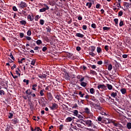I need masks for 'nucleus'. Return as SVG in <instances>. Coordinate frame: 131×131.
<instances>
[{
  "instance_id": "f257e3e1",
  "label": "nucleus",
  "mask_w": 131,
  "mask_h": 131,
  "mask_svg": "<svg viewBox=\"0 0 131 131\" xmlns=\"http://www.w3.org/2000/svg\"><path fill=\"white\" fill-rule=\"evenodd\" d=\"M105 122L107 123H112L113 125H114L115 127L116 128L117 127V128H118V129H122V128H123V126L121 124H120V123L118 122V121H116V120H113L112 119H107V121H106Z\"/></svg>"
},
{
  "instance_id": "f03ea898",
  "label": "nucleus",
  "mask_w": 131,
  "mask_h": 131,
  "mask_svg": "<svg viewBox=\"0 0 131 131\" xmlns=\"http://www.w3.org/2000/svg\"><path fill=\"white\" fill-rule=\"evenodd\" d=\"M26 93L27 95L23 96V98L24 99H27V98L29 99L30 97L29 96V95H30L32 93V91H31L30 89H27V90H26Z\"/></svg>"
},
{
  "instance_id": "7ed1b4c3",
  "label": "nucleus",
  "mask_w": 131,
  "mask_h": 131,
  "mask_svg": "<svg viewBox=\"0 0 131 131\" xmlns=\"http://www.w3.org/2000/svg\"><path fill=\"white\" fill-rule=\"evenodd\" d=\"M83 122H84L85 125L88 126V127H91L93 125L92 120H84Z\"/></svg>"
},
{
  "instance_id": "20e7f679",
  "label": "nucleus",
  "mask_w": 131,
  "mask_h": 131,
  "mask_svg": "<svg viewBox=\"0 0 131 131\" xmlns=\"http://www.w3.org/2000/svg\"><path fill=\"white\" fill-rule=\"evenodd\" d=\"M28 5L27 3L25 2H23V1H21L20 3V4H18V7L19 8H20V9H24L26 7H27Z\"/></svg>"
},
{
  "instance_id": "39448f33",
  "label": "nucleus",
  "mask_w": 131,
  "mask_h": 131,
  "mask_svg": "<svg viewBox=\"0 0 131 131\" xmlns=\"http://www.w3.org/2000/svg\"><path fill=\"white\" fill-rule=\"evenodd\" d=\"M47 98L48 99V100H49V101H51V100H52L53 96L51 92L47 93Z\"/></svg>"
},
{
  "instance_id": "423d86ee",
  "label": "nucleus",
  "mask_w": 131,
  "mask_h": 131,
  "mask_svg": "<svg viewBox=\"0 0 131 131\" xmlns=\"http://www.w3.org/2000/svg\"><path fill=\"white\" fill-rule=\"evenodd\" d=\"M46 7H44L43 8H41L39 9V12H45L46 10H49V7L48 6V5H45Z\"/></svg>"
},
{
  "instance_id": "0eeeda50",
  "label": "nucleus",
  "mask_w": 131,
  "mask_h": 131,
  "mask_svg": "<svg viewBox=\"0 0 131 131\" xmlns=\"http://www.w3.org/2000/svg\"><path fill=\"white\" fill-rule=\"evenodd\" d=\"M98 89H106V86L104 84H98L97 86Z\"/></svg>"
},
{
  "instance_id": "6e6552de",
  "label": "nucleus",
  "mask_w": 131,
  "mask_h": 131,
  "mask_svg": "<svg viewBox=\"0 0 131 131\" xmlns=\"http://www.w3.org/2000/svg\"><path fill=\"white\" fill-rule=\"evenodd\" d=\"M124 7H126V9H129V8H131V3L125 2L124 4Z\"/></svg>"
},
{
  "instance_id": "1a4fd4ad",
  "label": "nucleus",
  "mask_w": 131,
  "mask_h": 131,
  "mask_svg": "<svg viewBox=\"0 0 131 131\" xmlns=\"http://www.w3.org/2000/svg\"><path fill=\"white\" fill-rule=\"evenodd\" d=\"M58 107V104L55 103H52V106H50L51 110H56Z\"/></svg>"
},
{
  "instance_id": "9d476101",
  "label": "nucleus",
  "mask_w": 131,
  "mask_h": 131,
  "mask_svg": "<svg viewBox=\"0 0 131 131\" xmlns=\"http://www.w3.org/2000/svg\"><path fill=\"white\" fill-rule=\"evenodd\" d=\"M84 112L86 114H88V115H90V116H93V114H92V113H91V112L90 111V108H89V107H85Z\"/></svg>"
},
{
  "instance_id": "9b49d317",
  "label": "nucleus",
  "mask_w": 131,
  "mask_h": 131,
  "mask_svg": "<svg viewBox=\"0 0 131 131\" xmlns=\"http://www.w3.org/2000/svg\"><path fill=\"white\" fill-rule=\"evenodd\" d=\"M76 37H78V38H83L84 37V35H83V34H81V33H77L75 34Z\"/></svg>"
},
{
  "instance_id": "f8f14e48",
  "label": "nucleus",
  "mask_w": 131,
  "mask_h": 131,
  "mask_svg": "<svg viewBox=\"0 0 131 131\" xmlns=\"http://www.w3.org/2000/svg\"><path fill=\"white\" fill-rule=\"evenodd\" d=\"M19 120L18 119H17V118H15L14 119H13L12 120V123L13 124H17V123H18Z\"/></svg>"
},
{
  "instance_id": "ddd939ff",
  "label": "nucleus",
  "mask_w": 131,
  "mask_h": 131,
  "mask_svg": "<svg viewBox=\"0 0 131 131\" xmlns=\"http://www.w3.org/2000/svg\"><path fill=\"white\" fill-rule=\"evenodd\" d=\"M120 92H121V93L122 94H126V93L127 92L126 88H122L120 90Z\"/></svg>"
},
{
  "instance_id": "4468645a",
  "label": "nucleus",
  "mask_w": 131,
  "mask_h": 131,
  "mask_svg": "<svg viewBox=\"0 0 131 131\" xmlns=\"http://www.w3.org/2000/svg\"><path fill=\"white\" fill-rule=\"evenodd\" d=\"M84 120H83V119H78V120H76V122H80V123H81V124H83L84 125H85V123H84Z\"/></svg>"
},
{
  "instance_id": "2eb2a0df",
  "label": "nucleus",
  "mask_w": 131,
  "mask_h": 131,
  "mask_svg": "<svg viewBox=\"0 0 131 131\" xmlns=\"http://www.w3.org/2000/svg\"><path fill=\"white\" fill-rule=\"evenodd\" d=\"M114 5H115V6H117V7H118L119 10L120 9V8H121L120 3H118V2H116V3H114ZM119 7H120V8H119Z\"/></svg>"
},
{
  "instance_id": "dca6fc26",
  "label": "nucleus",
  "mask_w": 131,
  "mask_h": 131,
  "mask_svg": "<svg viewBox=\"0 0 131 131\" xmlns=\"http://www.w3.org/2000/svg\"><path fill=\"white\" fill-rule=\"evenodd\" d=\"M72 120L73 119L71 118V117H68V118L66 119V122H71Z\"/></svg>"
},
{
  "instance_id": "f3484780",
  "label": "nucleus",
  "mask_w": 131,
  "mask_h": 131,
  "mask_svg": "<svg viewBox=\"0 0 131 131\" xmlns=\"http://www.w3.org/2000/svg\"><path fill=\"white\" fill-rule=\"evenodd\" d=\"M93 4L92 3L88 2L86 4V6H88V8H91Z\"/></svg>"
},
{
  "instance_id": "a211bd4d",
  "label": "nucleus",
  "mask_w": 131,
  "mask_h": 131,
  "mask_svg": "<svg viewBox=\"0 0 131 131\" xmlns=\"http://www.w3.org/2000/svg\"><path fill=\"white\" fill-rule=\"evenodd\" d=\"M78 94L80 97H84L85 95V93H83L82 91H79Z\"/></svg>"
},
{
  "instance_id": "6ab92c4d",
  "label": "nucleus",
  "mask_w": 131,
  "mask_h": 131,
  "mask_svg": "<svg viewBox=\"0 0 131 131\" xmlns=\"http://www.w3.org/2000/svg\"><path fill=\"white\" fill-rule=\"evenodd\" d=\"M106 86L109 90H112L113 89V86L111 84H106Z\"/></svg>"
},
{
  "instance_id": "aec40b11",
  "label": "nucleus",
  "mask_w": 131,
  "mask_h": 131,
  "mask_svg": "<svg viewBox=\"0 0 131 131\" xmlns=\"http://www.w3.org/2000/svg\"><path fill=\"white\" fill-rule=\"evenodd\" d=\"M19 24H20V25L26 26V24H27V21H26V20H20V21H19Z\"/></svg>"
},
{
  "instance_id": "412c9836",
  "label": "nucleus",
  "mask_w": 131,
  "mask_h": 131,
  "mask_svg": "<svg viewBox=\"0 0 131 131\" xmlns=\"http://www.w3.org/2000/svg\"><path fill=\"white\" fill-rule=\"evenodd\" d=\"M46 31H47V33H51V32L52 31V29H51V28H50V27H47L46 28Z\"/></svg>"
},
{
  "instance_id": "4be33fe9",
  "label": "nucleus",
  "mask_w": 131,
  "mask_h": 131,
  "mask_svg": "<svg viewBox=\"0 0 131 131\" xmlns=\"http://www.w3.org/2000/svg\"><path fill=\"white\" fill-rule=\"evenodd\" d=\"M97 52L98 53H101L102 52V49L101 47H97Z\"/></svg>"
},
{
  "instance_id": "5701e85b",
  "label": "nucleus",
  "mask_w": 131,
  "mask_h": 131,
  "mask_svg": "<svg viewBox=\"0 0 131 131\" xmlns=\"http://www.w3.org/2000/svg\"><path fill=\"white\" fill-rule=\"evenodd\" d=\"M27 18H28V19L30 21H33V18H32V16H31V15H30V14H29V15H28Z\"/></svg>"
},
{
  "instance_id": "b1692460",
  "label": "nucleus",
  "mask_w": 131,
  "mask_h": 131,
  "mask_svg": "<svg viewBox=\"0 0 131 131\" xmlns=\"http://www.w3.org/2000/svg\"><path fill=\"white\" fill-rule=\"evenodd\" d=\"M80 85L81 86H82L83 87H86V85H87V83H86V82H82L81 83H80Z\"/></svg>"
},
{
  "instance_id": "393cba45",
  "label": "nucleus",
  "mask_w": 131,
  "mask_h": 131,
  "mask_svg": "<svg viewBox=\"0 0 131 131\" xmlns=\"http://www.w3.org/2000/svg\"><path fill=\"white\" fill-rule=\"evenodd\" d=\"M96 50V47L95 46H91L90 47V50L91 51H92V52H94L95 50Z\"/></svg>"
},
{
  "instance_id": "a878e982",
  "label": "nucleus",
  "mask_w": 131,
  "mask_h": 131,
  "mask_svg": "<svg viewBox=\"0 0 131 131\" xmlns=\"http://www.w3.org/2000/svg\"><path fill=\"white\" fill-rule=\"evenodd\" d=\"M114 21H115V26H117L118 25V21H119L118 18H115L114 19Z\"/></svg>"
},
{
  "instance_id": "bb28decb",
  "label": "nucleus",
  "mask_w": 131,
  "mask_h": 131,
  "mask_svg": "<svg viewBox=\"0 0 131 131\" xmlns=\"http://www.w3.org/2000/svg\"><path fill=\"white\" fill-rule=\"evenodd\" d=\"M127 127L128 129H131V122L127 123Z\"/></svg>"
},
{
  "instance_id": "cd10ccee",
  "label": "nucleus",
  "mask_w": 131,
  "mask_h": 131,
  "mask_svg": "<svg viewBox=\"0 0 131 131\" xmlns=\"http://www.w3.org/2000/svg\"><path fill=\"white\" fill-rule=\"evenodd\" d=\"M108 71H112V69H113V66L112 64H110L108 66V68H107Z\"/></svg>"
},
{
  "instance_id": "c85d7f7f",
  "label": "nucleus",
  "mask_w": 131,
  "mask_h": 131,
  "mask_svg": "<svg viewBox=\"0 0 131 131\" xmlns=\"http://www.w3.org/2000/svg\"><path fill=\"white\" fill-rule=\"evenodd\" d=\"M37 84H33L32 85V89L33 90H36V87H37Z\"/></svg>"
},
{
  "instance_id": "c756f323",
  "label": "nucleus",
  "mask_w": 131,
  "mask_h": 131,
  "mask_svg": "<svg viewBox=\"0 0 131 131\" xmlns=\"http://www.w3.org/2000/svg\"><path fill=\"white\" fill-rule=\"evenodd\" d=\"M117 92H112L111 93V96H113V97H116V96H117Z\"/></svg>"
},
{
  "instance_id": "7c9ffc66",
  "label": "nucleus",
  "mask_w": 131,
  "mask_h": 131,
  "mask_svg": "<svg viewBox=\"0 0 131 131\" xmlns=\"http://www.w3.org/2000/svg\"><path fill=\"white\" fill-rule=\"evenodd\" d=\"M90 93L94 94L95 93V89L94 88H91L90 90Z\"/></svg>"
},
{
  "instance_id": "2f4dec72",
  "label": "nucleus",
  "mask_w": 131,
  "mask_h": 131,
  "mask_svg": "<svg viewBox=\"0 0 131 131\" xmlns=\"http://www.w3.org/2000/svg\"><path fill=\"white\" fill-rule=\"evenodd\" d=\"M110 30V28H108L107 27H103V31H109Z\"/></svg>"
},
{
  "instance_id": "473e14b6",
  "label": "nucleus",
  "mask_w": 131,
  "mask_h": 131,
  "mask_svg": "<svg viewBox=\"0 0 131 131\" xmlns=\"http://www.w3.org/2000/svg\"><path fill=\"white\" fill-rule=\"evenodd\" d=\"M47 73H46V72H43V73H42V79H43V78H47Z\"/></svg>"
},
{
  "instance_id": "72a5a7b5",
  "label": "nucleus",
  "mask_w": 131,
  "mask_h": 131,
  "mask_svg": "<svg viewBox=\"0 0 131 131\" xmlns=\"http://www.w3.org/2000/svg\"><path fill=\"white\" fill-rule=\"evenodd\" d=\"M96 102H97V103L95 104V106H96L97 107H98V109L99 110V100H97Z\"/></svg>"
},
{
  "instance_id": "f704fd0d",
  "label": "nucleus",
  "mask_w": 131,
  "mask_h": 131,
  "mask_svg": "<svg viewBox=\"0 0 131 131\" xmlns=\"http://www.w3.org/2000/svg\"><path fill=\"white\" fill-rule=\"evenodd\" d=\"M60 98H61V95L60 94H57V95H55V98H56V99H58V100H59Z\"/></svg>"
},
{
  "instance_id": "c9c22d12",
  "label": "nucleus",
  "mask_w": 131,
  "mask_h": 131,
  "mask_svg": "<svg viewBox=\"0 0 131 131\" xmlns=\"http://www.w3.org/2000/svg\"><path fill=\"white\" fill-rule=\"evenodd\" d=\"M9 115L8 116V118L9 119H12L13 118V116L14 115L12 113H9Z\"/></svg>"
},
{
  "instance_id": "e433bc0d",
  "label": "nucleus",
  "mask_w": 131,
  "mask_h": 131,
  "mask_svg": "<svg viewBox=\"0 0 131 131\" xmlns=\"http://www.w3.org/2000/svg\"><path fill=\"white\" fill-rule=\"evenodd\" d=\"M39 24L41 25V26H43L45 24V20H43V19H40Z\"/></svg>"
},
{
  "instance_id": "4c0bfd02",
  "label": "nucleus",
  "mask_w": 131,
  "mask_h": 131,
  "mask_svg": "<svg viewBox=\"0 0 131 131\" xmlns=\"http://www.w3.org/2000/svg\"><path fill=\"white\" fill-rule=\"evenodd\" d=\"M36 62V60L35 59H33L31 62V64L32 66H35Z\"/></svg>"
},
{
  "instance_id": "58836bf2",
  "label": "nucleus",
  "mask_w": 131,
  "mask_h": 131,
  "mask_svg": "<svg viewBox=\"0 0 131 131\" xmlns=\"http://www.w3.org/2000/svg\"><path fill=\"white\" fill-rule=\"evenodd\" d=\"M36 43L37 44V45H40V44L42 43V41L41 40H37L36 41Z\"/></svg>"
},
{
  "instance_id": "ea45409f",
  "label": "nucleus",
  "mask_w": 131,
  "mask_h": 131,
  "mask_svg": "<svg viewBox=\"0 0 131 131\" xmlns=\"http://www.w3.org/2000/svg\"><path fill=\"white\" fill-rule=\"evenodd\" d=\"M91 74H92V75H96L97 73L95 71H93L92 70H91L90 71Z\"/></svg>"
},
{
  "instance_id": "a19ab883",
  "label": "nucleus",
  "mask_w": 131,
  "mask_h": 131,
  "mask_svg": "<svg viewBox=\"0 0 131 131\" xmlns=\"http://www.w3.org/2000/svg\"><path fill=\"white\" fill-rule=\"evenodd\" d=\"M21 13H22L23 14H24V15L25 16H27V13L26 11H25V10H22Z\"/></svg>"
},
{
  "instance_id": "79ce46f5",
  "label": "nucleus",
  "mask_w": 131,
  "mask_h": 131,
  "mask_svg": "<svg viewBox=\"0 0 131 131\" xmlns=\"http://www.w3.org/2000/svg\"><path fill=\"white\" fill-rule=\"evenodd\" d=\"M24 82L25 83H26L27 85H28L29 84V80H27L26 79H24Z\"/></svg>"
},
{
  "instance_id": "37998d69",
  "label": "nucleus",
  "mask_w": 131,
  "mask_h": 131,
  "mask_svg": "<svg viewBox=\"0 0 131 131\" xmlns=\"http://www.w3.org/2000/svg\"><path fill=\"white\" fill-rule=\"evenodd\" d=\"M73 113H74V116H77V113H78V111L77 110H74Z\"/></svg>"
},
{
  "instance_id": "c03bdc74",
  "label": "nucleus",
  "mask_w": 131,
  "mask_h": 131,
  "mask_svg": "<svg viewBox=\"0 0 131 131\" xmlns=\"http://www.w3.org/2000/svg\"><path fill=\"white\" fill-rule=\"evenodd\" d=\"M99 100H100V102H104L105 101V99H104L103 97H99Z\"/></svg>"
},
{
  "instance_id": "a18cd8bd",
  "label": "nucleus",
  "mask_w": 131,
  "mask_h": 131,
  "mask_svg": "<svg viewBox=\"0 0 131 131\" xmlns=\"http://www.w3.org/2000/svg\"><path fill=\"white\" fill-rule=\"evenodd\" d=\"M91 27H92V28H93V29H96V28H97V26H96V24H92L91 25Z\"/></svg>"
},
{
  "instance_id": "49530a36",
  "label": "nucleus",
  "mask_w": 131,
  "mask_h": 131,
  "mask_svg": "<svg viewBox=\"0 0 131 131\" xmlns=\"http://www.w3.org/2000/svg\"><path fill=\"white\" fill-rule=\"evenodd\" d=\"M43 91H45L44 90H40V94L41 96H43L44 95L45 93H43Z\"/></svg>"
},
{
  "instance_id": "de8ad7c7",
  "label": "nucleus",
  "mask_w": 131,
  "mask_h": 131,
  "mask_svg": "<svg viewBox=\"0 0 131 131\" xmlns=\"http://www.w3.org/2000/svg\"><path fill=\"white\" fill-rule=\"evenodd\" d=\"M123 14V11H119V13H118V16H122Z\"/></svg>"
},
{
  "instance_id": "09e8293b",
  "label": "nucleus",
  "mask_w": 131,
  "mask_h": 131,
  "mask_svg": "<svg viewBox=\"0 0 131 131\" xmlns=\"http://www.w3.org/2000/svg\"><path fill=\"white\" fill-rule=\"evenodd\" d=\"M98 121H99V122H101L102 121V118L101 117V116H99L97 118Z\"/></svg>"
},
{
  "instance_id": "8fccbe9b",
  "label": "nucleus",
  "mask_w": 131,
  "mask_h": 131,
  "mask_svg": "<svg viewBox=\"0 0 131 131\" xmlns=\"http://www.w3.org/2000/svg\"><path fill=\"white\" fill-rule=\"evenodd\" d=\"M90 66L91 67V68H92V69H96L97 68V66L95 65V64H90Z\"/></svg>"
},
{
  "instance_id": "3c124183",
  "label": "nucleus",
  "mask_w": 131,
  "mask_h": 131,
  "mask_svg": "<svg viewBox=\"0 0 131 131\" xmlns=\"http://www.w3.org/2000/svg\"><path fill=\"white\" fill-rule=\"evenodd\" d=\"M82 29L83 30H86L88 29V26L85 25H83V26H82Z\"/></svg>"
},
{
  "instance_id": "603ef678",
  "label": "nucleus",
  "mask_w": 131,
  "mask_h": 131,
  "mask_svg": "<svg viewBox=\"0 0 131 131\" xmlns=\"http://www.w3.org/2000/svg\"><path fill=\"white\" fill-rule=\"evenodd\" d=\"M12 10H13V11H18V9L17 7H16V6H13L12 7Z\"/></svg>"
},
{
  "instance_id": "864d4df0",
  "label": "nucleus",
  "mask_w": 131,
  "mask_h": 131,
  "mask_svg": "<svg viewBox=\"0 0 131 131\" xmlns=\"http://www.w3.org/2000/svg\"><path fill=\"white\" fill-rule=\"evenodd\" d=\"M76 124L78 126V127H79V128H82V125H81V124H79L78 122H77Z\"/></svg>"
},
{
  "instance_id": "5fc2aeb1",
  "label": "nucleus",
  "mask_w": 131,
  "mask_h": 131,
  "mask_svg": "<svg viewBox=\"0 0 131 131\" xmlns=\"http://www.w3.org/2000/svg\"><path fill=\"white\" fill-rule=\"evenodd\" d=\"M47 50L48 48L46 46H44L42 48V51H43V52H45Z\"/></svg>"
},
{
  "instance_id": "6e6d98bb",
  "label": "nucleus",
  "mask_w": 131,
  "mask_h": 131,
  "mask_svg": "<svg viewBox=\"0 0 131 131\" xmlns=\"http://www.w3.org/2000/svg\"><path fill=\"white\" fill-rule=\"evenodd\" d=\"M119 26L120 27H123V26H124V23L123 20H121L120 23L119 24Z\"/></svg>"
},
{
  "instance_id": "4d7b16f0",
  "label": "nucleus",
  "mask_w": 131,
  "mask_h": 131,
  "mask_svg": "<svg viewBox=\"0 0 131 131\" xmlns=\"http://www.w3.org/2000/svg\"><path fill=\"white\" fill-rule=\"evenodd\" d=\"M25 37L27 39V40H31V37L30 36H25Z\"/></svg>"
},
{
  "instance_id": "13d9d810",
  "label": "nucleus",
  "mask_w": 131,
  "mask_h": 131,
  "mask_svg": "<svg viewBox=\"0 0 131 131\" xmlns=\"http://www.w3.org/2000/svg\"><path fill=\"white\" fill-rule=\"evenodd\" d=\"M39 18V15H36V16L35 17V20H36V21H37Z\"/></svg>"
},
{
  "instance_id": "bf43d9fd",
  "label": "nucleus",
  "mask_w": 131,
  "mask_h": 131,
  "mask_svg": "<svg viewBox=\"0 0 131 131\" xmlns=\"http://www.w3.org/2000/svg\"><path fill=\"white\" fill-rule=\"evenodd\" d=\"M9 56L11 57V58H12V59H13V60H15V57H14L12 53H10V55H9Z\"/></svg>"
},
{
  "instance_id": "052dcab7",
  "label": "nucleus",
  "mask_w": 131,
  "mask_h": 131,
  "mask_svg": "<svg viewBox=\"0 0 131 131\" xmlns=\"http://www.w3.org/2000/svg\"><path fill=\"white\" fill-rule=\"evenodd\" d=\"M79 79H80V81L81 82V83H82V82H83V81H84L85 78H84V77H83L82 78H81L80 79V76H79Z\"/></svg>"
},
{
  "instance_id": "680f3d73",
  "label": "nucleus",
  "mask_w": 131,
  "mask_h": 131,
  "mask_svg": "<svg viewBox=\"0 0 131 131\" xmlns=\"http://www.w3.org/2000/svg\"><path fill=\"white\" fill-rule=\"evenodd\" d=\"M89 54H90V55H91V56H95V53H94V52H93V51L89 52Z\"/></svg>"
},
{
  "instance_id": "e2e57ef3",
  "label": "nucleus",
  "mask_w": 131,
  "mask_h": 131,
  "mask_svg": "<svg viewBox=\"0 0 131 131\" xmlns=\"http://www.w3.org/2000/svg\"><path fill=\"white\" fill-rule=\"evenodd\" d=\"M19 36L20 38H24V33H19Z\"/></svg>"
},
{
  "instance_id": "0e129e2a",
  "label": "nucleus",
  "mask_w": 131,
  "mask_h": 131,
  "mask_svg": "<svg viewBox=\"0 0 131 131\" xmlns=\"http://www.w3.org/2000/svg\"><path fill=\"white\" fill-rule=\"evenodd\" d=\"M76 50H77V51H80V50H81V47H80V46H77V47H76Z\"/></svg>"
},
{
  "instance_id": "69168bd1",
  "label": "nucleus",
  "mask_w": 131,
  "mask_h": 131,
  "mask_svg": "<svg viewBox=\"0 0 131 131\" xmlns=\"http://www.w3.org/2000/svg\"><path fill=\"white\" fill-rule=\"evenodd\" d=\"M31 34H32L31 31H30V30L28 31L27 32L28 36H31Z\"/></svg>"
},
{
  "instance_id": "338daca9",
  "label": "nucleus",
  "mask_w": 131,
  "mask_h": 131,
  "mask_svg": "<svg viewBox=\"0 0 131 131\" xmlns=\"http://www.w3.org/2000/svg\"><path fill=\"white\" fill-rule=\"evenodd\" d=\"M123 58H127L128 57L127 54H123L122 55Z\"/></svg>"
},
{
  "instance_id": "774afa93",
  "label": "nucleus",
  "mask_w": 131,
  "mask_h": 131,
  "mask_svg": "<svg viewBox=\"0 0 131 131\" xmlns=\"http://www.w3.org/2000/svg\"><path fill=\"white\" fill-rule=\"evenodd\" d=\"M104 49L105 50H106V51H108V46L107 45H106L104 47Z\"/></svg>"
}]
</instances>
